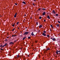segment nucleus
Returning a JSON list of instances; mask_svg holds the SVG:
<instances>
[{
    "mask_svg": "<svg viewBox=\"0 0 60 60\" xmlns=\"http://www.w3.org/2000/svg\"><path fill=\"white\" fill-rule=\"evenodd\" d=\"M12 26H15V25H14V24H13L12 25Z\"/></svg>",
    "mask_w": 60,
    "mask_h": 60,
    "instance_id": "c85d7f7f",
    "label": "nucleus"
},
{
    "mask_svg": "<svg viewBox=\"0 0 60 60\" xmlns=\"http://www.w3.org/2000/svg\"><path fill=\"white\" fill-rule=\"evenodd\" d=\"M16 41H17L16 40H15V41H14V42L15 43V42H16Z\"/></svg>",
    "mask_w": 60,
    "mask_h": 60,
    "instance_id": "7c9ffc66",
    "label": "nucleus"
},
{
    "mask_svg": "<svg viewBox=\"0 0 60 60\" xmlns=\"http://www.w3.org/2000/svg\"><path fill=\"white\" fill-rule=\"evenodd\" d=\"M42 35L44 36H46V34H45L44 33H42Z\"/></svg>",
    "mask_w": 60,
    "mask_h": 60,
    "instance_id": "39448f33",
    "label": "nucleus"
},
{
    "mask_svg": "<svg viewBox=\"0 0 60 60\" xmlns=\"http://www.w3.org/2000/svg\"><path fill=\"white\" fill-rule=\"evenodd\" d=\"M14 24L15 25V23H14Z\"/></svg>",
    "mask_w": 60,
    "mask_h": 60,
    "instance_id": "4d7b16f0",
    "label": "nucleus"
},
{
    "mask_svg": "<svg viewBox=\"0 0 60 60\" xmlns=\"http://www.w3.org/2000/svg\"><path fill=\"white\" fill-rule=\"evenodd\" d=\"M35 42L36 43H37V41L36 40V41H35Z\"/></svg>",
    "mask_w": 60,
    "mask_h": 60,
    "instance_id": "c756f323",
    "label": "nucleus"
},
{
    "mask_svg": "<svg viewBox=\"0 0 60 60\" xmlns=\"http://www.w3.org/2000/svg\"><path fill=\"white\" fill-rule=\"evenodd\" d=\"M22 31H21L20 33H22Z\"/></svg>",
    "mask_w": 60,
    "mask_h": 60,
    "instance_id": "680f3d73",
    "label": "nucleus"
},
{
    "mask_svg": "<svg viewBox=\"0 0 60 60\" xmlns=\"http://www.w3.org/2000/svg\"><path fill=\"white\" fill-rule=\"evenodd\" d=\"M22 3H23L24 4H26V3L24 1H23L22 2Z\"/></svg>",
    "mask_w": 60,
    "mask_h": 60,
    "instance_id": "1a4fd4ad",
    "label": "nucleus"
},
{
    "mask_svg": "<svg viewBox=\"0 0 60 60\" xmlns=\"http://www.w3.org/2000/svg\"><path fill=\"white\" fill-rule=\"evenodd\" d=\"M19 22H18L16 23V25H18V24H19Z\"/></svg>",
    "mask_w": 60,
    "mask_h": 60,
    "instance_id": "a211bd4d",
    "label": "nucleus"
},
{
    "mask_svg": "<svg viewBox=\"0 0 60 60\" xmlns=\"http://www.w3.org/2000/svg\"><path fill=\"white\" fill-rule=\"evenodd\" d=\"M36 60H37V56L36 57Z\"/></svg>",
    "mask_w": 60,
    "mask_h": 60,
    "instance_id": "a19ab883",
    "label": "nucleus"
},
{
    "mask_svg": "<svg viewBox=\"0 0 60 60\" xmlns=\"http://www.w3.org/2000/svg\"><path fill=\"white\" fill-rule=\"evenodd\" d=\"M21 49H22V48H21Z\"/></svg>",
    "mask_w": 60,
    "mask_h": 60,
    "instance_id": "052dcab7",
    "label": "nucleus"
},
{
    "mask_svg": "<svg viewBox=\"0 0 60 60\" xmlns=\"http://www.w3.org/2000/svg\"><path fill=\"white\" fill-rule=\"evenodd\" d=\"M26 37H25L23 38V39H22V40H25V39H26Z\"/></svg>",
    "mask_w": 60,
    "mask_h": 60,
    "instance_id": "4468645a",
    "label": "nucleus"
},
{
    "mask_svg": "<svg viewBox=\"0 0 60 60\" xmlns=\"http://www.w3.org/2000/svg\"><path fill=\"white\" fill-rule=\"evenodd\" d=\"M50 31H52V30H51V29H50Z\"/></svg>",
    "mask_w": 60,
    "mask_h": 60,
    "instance_id": "a18cd8bd",
    "label": "nucleus"
},
{
    "mask_svg": "<svg viewBox=\"0 0 60 60\" xmlns=\"http://www.w3.org/2000/svg\"><path fill=\"white\" fill-rule=\"evenodd\" d=\"M4 45L3 46H2V47H1V48H4Z\"/></svg>",
    "mask_w": 60,
    "mask_h": 60,
    "instance_id": "aec40b11",
    "label": "nucleus"
},
{
    "mask_svg": "<svg viewBox=\"0 0 60 60\" xmlns=\"http://www.w3.org/2000/svg\"><path fill=\"white\" fill-rule=\"evenodd\" d=\"M42 10H44V11H45V10H46V9L45 8H42Z\"/></svg>",
    "mask_w": 60,
    "mask_h": 60,
    "instance_id": "2eb2a0df",
    "label": "nucleus"
},
{
    "mask_svg": "<svg viewBox=\"0 0 60 60\" xmlns=\"http://www.w3.org/2000/svg\"><path fill=\"white\" fill-rule=\"evenodd\" d=\"M51 39H52V38H51Z\"/></svg>",
    "mask_w": 60,
    "mask_h": 60,
    "instance_id": "13d9d810",
    "label": "nucleus"
},
{
    "mask_svg": "<svg viewBox=\"0 0 60 60\" xmlns=\"http://www.w3.org/2000/svg\"><path fill=\"white\" fill-rule=\"evenodd\" d=\"M38 56L39 58H40V56L39 55H38Z\"/></svg>",
    "mask_w": 60,
    "mask_h": 60,
    "instance_id": "c9c22d12",
    "label": "nucleus"
},
{
    "mask_svg": "<svg viewBox=\"0 0 60 60\" xmlns=\"http://www.w3.org/2000/svg\"><path fill=\"white\" fill-rule=\"evenodd\" d=\"M38 52H40V50H39Z\"/></svg>",
    "mask_w": 60,
    "mask_h": 60,
    "instance_id": "603ef678",
    "label": "nucleus"
},
{
    "mask_svg": "<svg viewBox=\"0 0 60 60\" xmlns=\"http://www.w3.org/2000/svg\"><path fill=\"white\" fill-rule=\"evenodd\" d=\"M8 41V40H7V39H6L5 40V41Z\"/></svg>",
    "mask_w": 60,
    "mask_h": 60,
    "instance_id": "393cba45",
    "label": "nucleus"
},
{
    "mask_svg": "<svg viewBox=\"0 0 60 60\" xmlns=\"http://www.w3.org/2000/svg\"><path fill=\"white\" fill-rule=\"evenodd\" d=\"M2 15L0 16V17H2Z\"/></svg>",
    "mask_w": 60,
    "mask_h": 60,
    "instance_id": "338daca9",
    "label": "nucleus"
},
{
    "mask_svg": "<svg viewBox=\"0 0 60 60\" xmlns=\"http://www.w3.org/2000/svg\"><path fill=\"white\" fill-rule=\"evenodd\" d=\"M40 10H41V8H39L38 10V11H40Z\"/></svg>",
    "mask_w": 60,
    "mask_h": 60,
    "instance_id": "72a5a7b5",
    "label": "nucleus"
},
{
    "mask_svg": "<svg viewBox=\"0 0 60 60\" xmlns=\"http://www.w3.org/2000/svg\"><path fill=\"white\" fill-rule=\"evenodd\" d=\"M32 17H31L30 18V19H32Z\"/></svg>",
    "mask_w": 60,
    "mask_h": 60,
    "instance_id": "3c124183",
    "label": "nucleus"
},
{
    "mask_svg": "<svg viewBox=\"0 0 60 60\" xmlns=\"http://www.w3.org/2000/svg\"><path fill=\"white\" fill-rule=\"evenodd\" d=\"M15 5H17L18 4L16 3H15Z\"/></svg>",
    "mask_w": 60,
    "mask_h": 60,
    "instance_id": "58836bf2",
    "label": "nucleus"
},
{
    "mask_svg": "<svg viewBox=\"0 0 60 60\" xmlns=\"http://www.w3.org/2000/svg\"><path fill=\"white\" fill-rule=\"evenodd\" d=\"M34 5L35 6V4Z\"/></svg>",
    "mask_w": 60,
    "mask_h": 60,
    "instance_id": "69168bd1",
    "label": "nucleus"
},
{
    "mask_svg": "<svg viewBox=\"0 0 60 60\" xmlns=\"http://www.w3.org/2000/svg\"><path fill=\"white\" fill-rule=\"evenodd\" d=\"M58 52H60V51H58Z\"/></svg>",
    "mask_w": 60,
    "mask_h": 60,
    "instance_id": "de8ad7c7",
    "label": "nucleus"
},
{
    "mask_svg": "<svg viewBox=\"0 0 60 60\" xmlns=\"http://www.w3.org/2000/svg\"><path fill=\"white\" fill-rule=\"evenodd\" d=\"M28 56H29V55H28Z\"/></svg>",
    "mask_w": 60,
    "mask_h": 60,
    "instance_id": "5fc2aeb1",
    "label": "nucleus"
},
{
    "mask_svg": "<svg viewBox=\"0 0 60 60\" xmlns=\"http://www.w3.org/2000/svg\"><path fill=\"white\" fill-rule=\"evenodd\" d=\"M52 40L53 41H56V39L55 38H52Z\"/></svg>",
    "mask_w": 60,
    "mask_h": 60,
    "instance_id": "6e6552de",
    "label": "nucleus"
},
{
    "mask_svg": "<svg viewBox=\"0 0 60 60\" xmlns=\"http://www.w3.org/2000/svg\"><path fill=\"white\" fill-rule=\"evenodd\" d=\"M18 28V29H19V28Z\"/></svg>",
    "mask_w": 60,
    "mask_h": 60,
    "instance_id": "6e6d98bb",
    "label": "nucleus"
},
{
    "mask_svg": "<svg viewBox=\"0 0 60 60\" xmlns=\"http://www.w3.org/2000/svg\"><path fill=\"white\" fill-rule=\"evenodd\" d=\"M58 23H59L60 24V21H58Z\"/></svg>",
    "mask_w": 60,
    "mask_h": 60,
    "instance_id": "b1692460",
    "label": "nucleus"
},
{
    "mask_svg": "<svg viewBox=\"0 0 60 60\" xmlns=\"http://www.w3.org/2000/svg\"><path fill=\"white\" fill-rule=\"evenodd\" d=\"M47 37H49V35H47Z\"/></svg>",
    "mask_w": 60,
    "mask_h": 60,
    "instance_id": "cd10ccee",
    "label": "nucleus"
},
{
    "mask_svg": "<svg viewBox=\"0 0 60 60\" xmlns=\"http://www.w3.org/2000/svg\"><path fill=\"white\" fill-rule=\"evenodd\" d=\"M3 46V45H1L0 46V48L2 47Z\"/></svg>",
    "mask_w": 60,
    "mask_h": 60,
    "instance_id": "5701e85b",
    "label": "nucleus"
},
{
    "mask_svg": "<svg viewBox=\"0 0 60 60\" xmlns=\"http://www.w3.org/2000/svg\"><path fill=\"white\" fill-rule=\"evenodd\" d=\"M28 38L29 39H30V37H28Z\"/></svg>",
    "mask_w": 60,
    "mask_h": 60,
    "instance_id": "2f4dec72",
    "label": "nucleus"
},
{
    "mask_svg": "<svg viewBox=\"0 0 60 60\" xmlns=\"http://www.w3.org/2000/svg\"><path fill=\"white\" fill-rule=\"evenodd\" d=\"M0 50H3V49H2L1 48L0 49Z\"/></svg>",
    "mask_w": 60,
    "mask_h": 60,
    "instance_id": "4c0bfd02",
    "label": "nucleus"
},
{
    "mask_svg": "<svg viewBox=\"0 0 60 60\" xmlns=\"http://www.w3.org/2000/svg\"><path fill=\"white\" fill-rule=\"evenodd\" d=\"M56 26H58V27H59V24H57L56 25Z\"/></svg>",
    "mask_w": 60,
    "mask_h": 60,
    "instance_id": "dca6fc26",
    "label": "nucleus"
},
{
    "mask_svg": "<svg viewBox=\"0 0 60 60\" xmlns=\"http://www.w3.org/2000/svg\"><path fill=\"white\" fill-rule=\"evenodd\" d=\"M34 0V1H36L35 0Z\"/></svg>",
    "mask_w": 60,
    "mask_h": 60,
    "instance_id": "e2e57ef3",
    "label": "nucleus"
},
{
    "mask_svg": "<svg viewBox=\"0 0 60 60\" xmlns=\"http://www.w3.org/2000/svg\"><path fill=\"white\" fill-rule=\"evenodd\" d=\"M20 36L21 37H22V35H21Z\"/></svg>",
    "mask_w": 60,
    "mask_h": 60,
    "instance_id": "37998d69",
    "label": "nucleus"
},
{
    "mask_svg": "<svg viewBox=\"0 0 60 60\" xmlns=\"http://www.w3.org/2000/svg\"><path fill=\"white\" fill-rule=\"evenodd\" d=\"M37 12H38V11H37Z\"/></svg>",
    "mask_w": 60,
    "mask_h": 60,
    "instance_id": "774afa93",
    "label": "nucleus"
},
{
    "mask_svg": "<svg viewBox=\"0 0 60 60\" xmlns=\"http://www.w3.org/2000/svg\"><path fill=\"white\" fill-rule=\"evenodd\" d=\"M7 43H6L4 45V46H6V45H7Z\"/></svg>",
    "mask_w": 60,
    "mask_h": 60,
    "instance_id": "412c9836",
    "label": "nucleus"
},
{
    "mask_svg": "<svg viewBox=\"0 0 60 60\" xmlns=\"http://www.w3.org/2000/svg\"><path fill=\"white\" fill-rule=\"evenodd\" d=\"M29 34V32H25L24 34V35H27L28 34Z\"/></svg>",
    "mask_w": 60,
    "mask_h": 60,
    "instance_id": "f257e3e1",
    "label": "nucleus"
},
{
    "mask_svg": "<svg viewBox=\"0 0 60 60\" xmlns=\"http://www.w3.org/2000/svg\"><path fill=\"white\" fill-rule=\"evenodd\" d=\"M47 18H48V19H50V17H49V16L48 15L47 16Z\"/></svg>",
    "mask_w": 60,
    "mask_h": 60,
    "instance_id": "9d476101",
    "label": "nucleus"
},
{
    "mask_svg": "<svg viewBox=\"0 0 60 60\" xmlns=\"http://www.w3.org/2000/svg\"><path fill=\"white\" fill-rule=\"evenodd\" d=\"M44 22H45V21H46V20H44Z\"/></svg>",
    "mask_w": 60,
    "mask_h": 60,
    "instance_id": "79ce46f5",
    "label": "nucleus"
},
{
    "mask_svg": "<svg viewBox=\"0 0 60 60\" xmlns=\"http://www.w3.org/2000/svg\"><path fill=\"white\" fill-rule=\"evenodd\" d=\"M42 26L41 25H40L39 26V28H41V27H42Z\"/></svg>",
    "mask_w": 60,
    "mask_h": 60,
    "instance_id": "ddd939ff",
    "label": "nucleus"
},
{
    "mask_svg": "<svg viewBox=\"0 0 60 60\" xmlns=\"http://www.w3.org/2000/svg\"><path fill=\"white\" fill-rule=\"evenodd\" d=\"M52 12L54 13V14H56V12H55V11L53 10H52Z\"/></svg>",
    "mask_w": 60,
    "mask_h": 60,
    "instance_id": "0eeeda50",
    "label": "nucleus"
},
{
    "mask_svg": "<svg viewBox=\"0 0 60 60\" xmlns=\"http://www.w3.org/2000/svg\"><path fill=\"white\" fill-rule=\"evenodd\" d=\"M17 13H16L15 14L14 16V17L15 18H16V17H17Z\"/></svg>",
    "mask_w": 60,
    "mask_h": 60,
    "instance_id": "f03ea898",
    "label": "nucleus"
},
{
    "mask_svg": "<svg viewBox=\"0 0 60 60\" xmlns=\"http://www.w3.org/2000/svg\"><path fill=\"white\" fill-rule=\"evenodd\" d=\"M51 26L52 27H53V26H52V25H51Z\"/></svg>",
    "mask_w": 60,
    "mask_h": 60,
    "instance_id": "f704fd0d",
    "label": "nucleus"
},
{
    "mask_svg": "<svg viewBox=\"0 0 60 60\" xmlns=\"http://www.w3.org/2000/svg\"><path fill=\"white\" fill-rule=\"evenodd\" d=\"M55 15L56 16H58V14H56Z\"/></svg>",
    "mask_w": 60,
    "mask_h": 60,
    "instance_id": "f3484780",
    "label": "nucleus"
},
{
    "mask_svg": "<svg viewBox=\"0 0 60 60\" xmlns=\"http://www.w3.org/2000/svg\"><path fill=\"white\" fill-rule=\"evenodd\" d=\"M15 59H16V57H15Z\"/></svg>",
    "mask_w": 60,
    "mask_h": 60,
    "instance_id": "bf43d9fd",
    "label": "nucleus"
},
{
    "mask_svg": "<svg viewBox=\"0 0 60 60\" xmlns=\"http://www.w3.org/2000/svg\"><path fill=\"white\" fill-rule=\"evenodd\" d=\"M43 32H44V33H46V31H43Z\"/></svg>",
    "mask_w": 60,
    "mask_h": 60,
    "instance_id": "a878e982",
    "label": "nucleus"
},
{
    "mask_svg": "<svg viewBox=\"0 0 60 60\" xmlns=\"http://www.w3.org/2000/svg\"><path fill=\"white\" fill-rule=\"evenodd\" d=\"M14 30H15V28H14L13 30H12V31H13Z\"/></svg>",
    "mask_w": 60,
    "mask_h": 60,
    "instance_id": "4be33fe9",
    "label": "nucleus"
},
{
    "mask_svg": "<svg viewBox=\"0 0 60 60\" xmlns=\"http://www.w3.org/2000/svg\"><path fill=\"white\" fill-rule=\"evenodd\" d=\"M33 5H34V3H33Z\"/></svg>",
    "mask_w": 60,
    "mask_h": 60,
    "instance_id": "49530a36",
    "label": "nucleus"
},
{
    "mask_svg": "<svg viewBox=\"0 0 60 60\" xmlns=\"http://www.w3.org/2000/svg\"><path fill=\"white\" fill-rule=\"evenodd\" d=\"M40 30H38V33H39V32H40Z\"/></svg>",
    "mask_w": 60,
    "mask_h": 60,
    "instance_id": "c03bdc74",
    "label": "nucleus"
},
{
    "mask_svg": "<svg viewBox=\"0 0 60 60\" xmlns=\"http://www.w3.org/2000/svg\"><path fill=\"white\" fill-rule=\"evenodd\" d=\"M41 19V16H40L39 17V19Z\"/></svg>",
    "mask_w": 60,
    "mask_h": 60,
    "instance_id": "bb28decb",
    "label": "nucleus"
},
{
    "mask_svg": "<svg viewBox=\"0 0 60 60\" xmlns=\"http://www.w3.org/2000/svg\"><path fill=\"white\" fill-rule=\"evenodd\" d=\"M45 14H46V13H45V12H43V16H44V15H45Z\"/></svg>",
    "mask_w": 60,
    "mask_h": 60,
    "instance_id": "423d86ee",
    "label": "nucleus"
},
{
    "mask_svg": "<svg viewBox=\"0 0 60 60\" xmlns=\"http://www.w3.org/2000/svg\"><path fill=\"white\" fill-rule=\"evenodd\" d=\"M12 37H14V35H12Z\"/></svg>",
    "mask_w": 60,
    "mask_h": 60,
    "instance_id": "ea45409f",
    "label": "nucleus"
},
{
    "mask_svg": "<svg viewBox=\"0 0 60 60\" xmlns=\"http://www.w3.org/2000/svg\"><path fill=\"white\" fill-rule=\"evenodd\" d=\"M25 21H23V22H25Z\"/></svg>",
    "mask_w": 60,
    "mask_h": 60,
    "instance_id": "0e129e2a",
    "label": "nucleus"
},
{
    "mask_svg": "<svg viewBox=\"0 0 60 60\" xmlns=\"http://www.w3.org/2000/svg\"><path fill=\"white\" fill-rule=\"evenodd\" d=\"M7 39H8V38H9V37H7Z\"/></svg>",
    "mask_w": 60,
    "mask_h": 60,
    "instance_id": "8fccbe9b",
    "label": "nucleus"
},
{
    "mask_svg": "<svg viewBox=\"0 0 60 60\" xmlns=\"http://www.w3.org/2000/svg\"><path fill=\"white\" fill-rule=\"evenodd\" d=\"M52 28H54V27H53V26L52 27Z\"/></svg>",
    "mask_w": 60,
    "mask_h": 60,
    "instance_id": "864d4df0",
    "label": "nucleus"
},
{
    "mask_svg": "<svg viewBox=\"0 0 60 60\" xmlns=\"http://www.w3.org/2000/svg\"><path fill=\"white\" fill-rule=\"evenodd\" d=\"M50 48L47 49V50H50Z\"/></svg>",
    "mask_w": 60,
    "mask_h": 60,
    "instance_id": "6ab92c4d",
    "label": "nucleus"
},
{
    "mask_svg": "<svg viewBox=\"0 0 60 60\" xmlns=\"http://www.w3.org/2000/svg\"><path fill=\"white\" fill-rule=\"evenodd\" d=\"M31 35H34V33L33 32H32V33L31 34Z\"/></svg>",
    "mask_w": 60,
    "mask_h": 60,
    "instance_id": "f8f14e48",
    "label": "nucleus"
},
{
    "mask_svg": "<svg viewBox=\"0 0 60 60\" xmlns=\"http://www.w3.org/2000/svg\"><path fill=\"white\" fill-rule=\"evenodd\" d=\"M10 44H11V45H12V44H13L14 43V42H11L10 43H9Z\"/></svg>",
    "mask_w": 60,
    "mask_h": 60,
    "instance_id": "7ed1b4c3",
    "label": "nucleus"
},
{
    "mask_svg": "<svg viewBox=\"0 0 60 60\" xmlns=\"http://www.w3.org/2000/svg\"><path fill=\"white\" fill-rule=\"evenodd\" d=\"M36 24L37 25H38V22H37L36 23Z\"/></svg>",
    "mask_w": 60,
    "mask_h": 60,
    "instance_id": "473e14b6",
    "label": "nucleus"
},
{
    "mask_svg": "<svg viewBox=\"0 0 60 60\" xmlns=\"http://www.w3.org/2000/svg\"><path fill=\"white\" fill-rule=\"evenodd\" d=\"M24 16H26V15L25 14V15H24Z\"/></svg>",
    "mask_w": 60,
    "mask_h": 60,
    "instance_id": "09e8293b",
    "label": "nucleus"
},
{
    "mask_svg": "<svg viewBox=\"0 0 60 60\" xmlns=\"http://www.w3.org/2000/svg\"><path fill=\"white\" fill-rule=\"evenodd\" d=\"M14 35V37H15V36H17V35Z\"/></svg>",
    "mask_w": 60,
    "mask_h": 60,
    "instance_id": "e433bc0d",
    "label": "nucleus"
},
{
    "mask_svg": "<svg viewBox=\"0 0 60 60\" xmlns=\"http://www.w3.org/2000/svg\"><path fill=\"white\" fill-rule=\"evenodd\" d=\"M56 54L58 55V50H57L56 52Z\"/></svg>",
    "mask_w": 60,
    "mask_h": 60,
    "instance_id": "20e7f679",
    "label": "nucleus"
},
{
    "mask_svg": "<svg viewBox=\"0 0 60 60\" xmlns=\"http://www.w3.org/2000/svg\"><path fill=\"white\" fill-rule=\"evenodd\" d=\"M19 56L18 54L17 55V57H16V58H19Z\"/></svg>",
    "mask_w": 60,
    "mask_h": 60,
    "instance_id": "9b49d317",
    "label": "nucleus"
}]
</instances>
